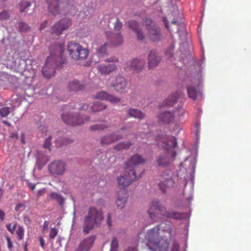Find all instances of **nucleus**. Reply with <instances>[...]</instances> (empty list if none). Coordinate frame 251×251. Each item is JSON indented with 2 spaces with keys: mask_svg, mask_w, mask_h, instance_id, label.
<instances>
[{
  "mask_svg": "<svg viewBox=\"0 0 251 251\" xmlns=\"http://www.w3.org/2000/svg\"><path fill=\"white\" fill-rule=\"evenodd\" d=\"M96 237L90 236L84 238L79 243L78 247L75 251H90L93 247Z\"/></svg>",
  "mask_w": 251,
  "mask_h": 251,
  "instance_id": "obj_16",
  "label": "nucleus"
},
{
  "mask_svg": "<svg viewBox=\"0 0 251 251\" xmlns=\"http://www.w3.org/2000/svg\"><path fill=\"white\" fill-rule=\"evenodd\" d=\"M6 241H7V243L8 248L9 250H11L13 248V245H12V242H11V241L10 240V238H9V236H6Z\"/></svg>",
  "mask_w": 251,
  "mask_h": 251,
  "instance_id": "obj_49",
  "label": "nucleus"
},
{
  "mask_svg": "<svg viewBox=\"0 0 251 251\" xmlns=\"http://www.w3.org/2000/svg\"><path fill=\"white\" fill-rule=\"evenodd\" d=\"M145 137L147 139L149 144H151V141L154 139V136L151 133H149L145 135Z\"/></svg>",
  "mask_w": 251,
  "mask_h": 251,
  "instance_id": "obj_47",
  "label": "nucleus"
},
{
  "mask_svg": "<svg viewBox=\"0 0 251 251\" xmlns=\"http://www.w3.org/2000/svg\"><path fill=\"white\" fill-rule=\"evenodd\" d=\"M131 146V143L130 142H122L118 144L116 146H114V149L117 150V151H121L123 150H127Z\"/></svg>",
  "mask_w": 251,
  "mask_h": 251,
  "instance_id": "obj_32",
  "label": "nucleus"
},
{
  "mask_svg": "<svg viewBox=\"0 0 251 251\" xmlns=\"http://www.w3.org/2000/svg\"><path fill=\"white\" fill-rule=\"evenodd\" d=\"M129 27L136 34L139 40L142 41L145 39V35L142 29L139 28V24L135 21L130 20L128 22Z\"/></svg>",
  "mask_w": 251,
  "mask_h": 251,
  "instance_id": "obj_20",
  "label": "nucleus"
},
{
  "mask_svg": "<svg viewBox=\"0 0 251 251\" xmlns=\"http://www.w3.org/2000/svg\"><path fill=\"white\" fill-rule=\"evenodd\" d=\"M179 97H180V94L177 93L168 96L164 101V106H173Z\"/></svg>",
  "mask_w": 251,
  "mask_h": 251,
  "instance_id": "obj_27",
  "label": "nucleus"
},
{
  "mask_svg": "<svg viewBox=\"0 0 251 251\" xmlns=\"http://www.w3.org/2000/svg\"><path fill=\"white\" fill-rule=\"evenodd\" d=\"M127 84V82L125 78L119 75L116 77L115 80L111 83V86L114 87L117 92L123 93L126 92Z\"/></svg>",
  "mask_w": 251,
  "mask_h": 251,
  "instance_id": "obj_15",
  "label": "nucleus"
},
{
  "mask_svg": "<svg viewBox=\"0 0 251 251\" xmlns=\"http://www.w3.org/2000/svg\"><path fill=\"white\" fill-rule=\"evenodd\" d=\"M103 219V212L96 207L89 208L88 214L85 216L83 223V231L88 234L95 226H99Z\"/></svg>",
  "mask_w": 251,
  "mask_h": 251,
  "instance_id": "obj_6",
  "label": "nucleus"
},
{
  "mask_svg": "<svg viewBox=\"0 0 251 251\" xmlns=\"http://www.w3.org/2000/svg\"><path fill=\"white\" fill-rule=\"evenodd\" d=\"M49 225V222L47 221H45L43 224V230H47L48 229Z\"/></svg>",
  "mask_w": 251,
  "mask_h": 251,
  "instance_id": "obj_51",
  "label": "nucleus"
},
{
  "mask_svg": "<svg viewBox=\"0 0 251 251\" xmlns=\"http://www.w3.org/2000/svg\"><path fill=\"white\" fill-rule=\"evenodd\" d=\"M107 223L109 227H110L111 226L112 223L110 220V216L109 214H108L107 217Z\"/></svg>",
  "mask_w": 251,
  "mask_h": 251,
  "instance_id": "obj_54",
  "label": "nucleus"
},
{
  "mask_svg": "<svg viewBox=\"0 0 251 251\" xmlns=\"http://www.w3.org/2000/svg\"><path fill=\"white\" fill-rule=\"evenodd\" d=\"M126 129V127H122V128L120 129V130L119 131V132H122L123 131H124V130H125Z\"/></svg>",
  "mask_w": 251,
  "mask_h": 251,
  "instance_id": "obj_64",
  "label": "nucleus"
},
{
  "mask_svg": "<svg viewBox=\"0 0 251 251\" xmlns=\"http://www.w3.org/2000/svg\"><path fill=\"white\" fill-rule=\"evenodd\" d=\"M123 137V135L115 134L110 135H105L101 138L100 143L101 145H109L122 139Z\"/></svg>",
  "mask_w": 251,
  "mask_h": 251,
  "instance_id": "obj_22",
  "label": "nucleus"
},
{
  "mask_svg": "<svg viewBox=\"0 0 251 251\" xmlns=\"http://www.w3.org/2000/svg\"><path fill=\"white\" fill-rule=\"evenodd\" d=\"M44 192V190H39L38 193H37V194L38 195V196H40L42 195V194L43 193V192Z\"/></svg>",
  "mask_w": 251,
  "mask_h": 251,
  "instance_id": "obj_60",
  "label": "nucleus"
},
{
  "mask_svg": "<svg viewBox=\"0 0 251 251\" xmlns=\"http://www.w3.org/2000/svg\"><path fill=\"white\" fill-rule=\"evenodd\" d=\"M174 47L173 46H171L168 50H167L166 52V55L168 58H170L173 55V50H174Z\"/></svg>",
  "mask_w": 251,
  "mask_h": 251,
  "instance_id": "obj_48",
  "label": "nucleus"
},
{
  "mask_svg": "<svg viewBox=\"0 0 251 251\" xmlns=\"http://www.w3.org/2000/svg\"><path fill=\"white\" fill-rule=\"evenodd\" d=\"M118 247V241L116 237L113 238L111 243L110 251H117Z\"/></svg>",
  "mask_w": 251,
  "mask_h": 251,
  "instance_id": "obj_36",
  "label": "nucleus"
},
{
  "mask_svg": "<svg viewBox=\"0 0 251 251\" xmlns=\"http://www.w3.org/2000/svg\"><path fill=\"white\" fill-rule=\"evenodd\" d=\"M161 57L155 50H151L148 54V64L150 69L155 68L160 62Z\"/></svg>",
  "mask_w": 251,
  "mask_h": 251,
  "instance_id": "obj_18",
  "label": "nucleus"
},
{
  "mask_svg": "<svg viewBox=\"0 0 251 251\" xmlns=\"http://www.w3.org/2000/svg\"><path fill=\"white\" fill-rule=\"evenodd\" d=\"M105 35L108 40L111 38H112V41L111 45L113 46H118L123 43V36L120 33L113 35L110 31H106Z\"/></svg>",
  "mask_w": 251,
  "mask_h": 251,
  "instance_id": "obj_21",
  "label": "nucleus"
},
{
  "mask_svg": "<svg viewBox=\"0 0 251 251\" xmlns=\"http://www.w3.org/2000/svg\"><path fill=\"white\" fill-rule=\"evenodd\" d=\"M5 213L3 211L0 209V219L1 221H3L4 219Z\"/></svg>",
  "mask_w": 251,
  "mask_h": 251,
  "instance_id": "obj_52",
  "label": "nucleus"
},
{
  "mask_svg": "<svg viewBox=\"0 0 251 251\" xmlns=\"http://www.w3.org/2000/svg\"><path fill=\"white\" fill-rule=\"evenodd\" d=\"M174 251H178V246L177 245H175L173 249Z\"/></svg>",
  "mask_w": 251,
  "mask_h": 251,
  "instance_id": "obj_62",
  "label": "nucleus"
},
{
  "mask_svg": "<svg viewBox=\"0 0 251 251\" xmlns=\"http://www.w3.org/2000/svg\"><path fill=\"white\" fill-rule=\"evenodd\" d=\"M126 251H137V249L134 247H129Z\"/></svg>",
  "mask_w": 251,
  "mask_h": 251,
  "instance_id": "obj_58",
  "label": "nucleus"
},
{
  "mask_svg": "<svg viewBox=\"0 0 251 251\" xmlns=\"http://www.w3.org/2000/svg\"><path fill=\"white\" fill-rule=\"evenodd\" d=\"M67 88L71 92H77L82 90L84 85L77 80H74L68 82Z\"/></svg>",
  "mask_w": 251,
  "mask_h": 251,
  "instance_id": "obj_23",
  "label": "nucleus"
},
{
  "mask_svg": "<svg viewBox=\"0 0 251 251\" xmlns=\"http://www.w3.org/2000/svg\"><path fill=\"white\" fill-rule=\"evenodd\" d=\"M108 127V126L106 123V122H104L103 123L96 124L92 125L90 127V129L92 131L103 130Z\"/></svg>",
  "mask_w": 251,
  "mask_h": 251,
  "instance_id": "obj_28",
  "label": "nucleus"
},
{
  "mask_svg": "<svg viewBox=\"0 0 251 251\" xmlns=\"http://www.w3.org/2000/svg\"><path fill=\"white\" fill-rule=\"evenodd\" d=\"M123 26L122 23L119 21L118 19H117L116 23L114 25V30L119 31Z\"/></svg>",
  "mask_w": 251,
  "mask_h": 251,
  "instance_id": "obj_42",
  "label": "nucleus"
},
{
  "mask_svg": "<svg viewBox=\"0 0 251 251\" xmlns=\"http://www.w3.org/2000/svg\"><path fill=\"white\" fill-rule=\"evenodd\" d=\"M194 128L195 130V137L196 139L197 140L200 137V124L199 122L196 121L194 123Z\"/></svg>",
  "mask_w": 251,
  "mask_h": 251,
  "instance_id": "obj_38",
  "label": "nucleus"
},
{
  "mask_svg": "<svg viewBox=\"0 0 251 251\" xmlns=\"http://www.w3.org/2000/svg\"><path fill=\"white\" fill-rule=\"evenodd\" d=\"M109 45V42L104 44L97 49V53L100 56H103L107 54L106 48Z\"/></svg>",
  "mask_w": 251,
  "mask_h": 251,
  "instance_id": "obj_30",
  "label": "nucleus"
},
{
  "mask_svg": "<svg viewBox=\"0 0 251 251\" xmlns=\"http://www.w3.org/2000/svg\"><path fill=\"white\" fill-rule=\"evenodd\" d=\"M47 25V21H45L40 25V29H44L46 27V25Z\"/></svg>",
  "mask_w": 251,
  "mask_h": 251,
  "instance_id": "obj_55",
  "label": "nucleus"
},
{
  "mask_svg": "<svg viewBox=\"0 0 251 251\" xmlns=\"http://www.w3.org/2000/svg\"><path fill=\"white\" fill-rule=\"evenodd\" d=\"M146 160L142 155L136 154L132 155L125 163V168L123 176H121L117 178L119 187L122 189L118 194V198L116 204L118 208L124 207L128 198L127 191L124 188L130 185L133 181L137 179L134 168L138 165L145 163Z\"/></svg>",
  "mask_w": 251,
  "mask_h": 251,
  "instance_id": "obj_1",
  "label": "nucleus"
},
{
  "mask_svg": "<svg viewBox=\"0 0 251 251\" xmlns=\"http://www.w3.org/2000/svg\"><path fill=\"white\" fill-rule=\"evenodd\" d=\"M202 21H201L200 23V25L198 27V33L199 36V38L200 39L201 44H202L201 38L202 37ZM202 46V45H201Z\"/></svg>",
  "mask_w": 251,
  "mask_h": 251,
  "instance_id": "obj_43",
  "label": "nucleus"
},
{
  "mask_svg": "<svg viewBox=\"0 0 251 251\" xmlns=\"http://www.w3.org/2000/svg\"><path fill=\"white\" fill-rule=\"evenodd\" d=\"M67 50L72 59L75 60H83L87 58L89 50L83 48L79 44L73 41L69 42Z\"/></svg>",
  "mask_w": 251,
  "mask_h": 251,
  "instance_id": "obj_8",
  "label": "nucleus"
},
{
  "mask_svg": "<svg viewBox=\"0 0 251 251\" xmlns=\"http://www.w3.org/2000/svg\"><path fill=\"white\" fill-rule=\"evenodd\" d=\"M94 98L96 99L105 100L112 104H117L120 102V99L113 95H109L105 91H101L97 93Z\"/></svg>",
  "mask_w": 251,
  "mask_h": 251,
  "instance_id": "obj_17",
  "label": "nucleus"
},
{
  "mask_svg": "<svg viewBox=\"0 0 251 251\" xmlns=\"http://www.w3.org/2000/svg\"><path fill=\"white\" fill-rule=\"evenodd\" d=\"M128 114L130 117L142 120L144 118L145 114L141 111L134 108H131L128 110Z\"/></svg>",
  "mask_w": 251,
  "mask_h": 251,
  "instance_id": "obj_25",
  "label": "nucleus"
},
{
  "mask_svg": "<svg viewBox=\"0 0 251 251\" xmlns=\"http://www.w3.org/2000/svg\"><path fill=\"white\" fill-rule=\"evenodd\" d=\"M51 136H50L49 137L46 138L44 141V143L43 144V147L45 149H49V151L50 150V146L51 145Z\"/></svg>",
  "mask_w": 251,
  "mask_h": 251,
  "instance_id": "obj_40",
  "label": "nucleus"
},
{
  "mask_svg": "<svg viewBox=\"0 0 251 251\" xmlns=\"http://www.w3.org/2000/svg\"><path fill=\"white\" fill-rule=\"evenodd\" d=\"M24 206V204L23 203H18L15 206V210L16 211H18L20 209Z\"/></svg>",
  "mask_w": 251,
  "mask_h": 251,
  "instance_id": "obj_53",
  "label": "nucleus"
},
{
  "mask_svg": "<svg viewBox=\"0 0 251 251\" xmlns=\"http://www.w3.org/2000/svg\"><path fill=\"white\" fill-rule=\"evenodd\" d=\"M158 146L166 150L164 153L159 155L156 162L160 167H168L175 160L176 155L175 148L177 147L176 139L173 136H167L164 133L159 134L154 140Z\"/></svg>",
  "mask_w": 251,
  "mask_h": 251,
  "instance_id": "obj_2",
  "label": "nucleus"
},
{
  "mask_svg": "<svg viewBox=\"0 0 251 251\" xmlns=\"http://www.w3.org/2000/svg\"><path fill=\"white\" fill-rule=\"evenodd\" d=\"M145 65V61L137 58L127 61L124 66L126 70H131L138 73L141 71Z\"/></svg>",
  "mask_w": 251,
  "mask_h": 251,
  "instance_id": "obj_12",
  "label": "nucleus"
},
{
  "mask_svg": "<svg viewBox=\"0 0 251 251\" xmlns=\"http://www.w3.org/2000/svg\"><path fill=\"white\" fill-rule=\"evenodd\" d=\"M9 14L6 11H3L0 13V20H5L9 18Z\"/></svg>",
  "mask_w": 251,
  "mask_h": 251,
  "instance_id": "obj_45",
  "label": "nucleus"
},
{
  "mask_svg": "<svg viewBox=\"0 0 251 251\" xmlns=\"http://www.w3.org/2000/svg\"><path fill=\"white\" fill-rule=\"evenodd\" d=\"M49 160V158L47 156H45V160L43 162H42L41 161V160L39 158L38 161L39 166V167L40 168V169H41L42 167L43 166H44L48 162Z\"/></svg>",
  "mask_w": 251,
  "mask_h": 251,
  "instance_id": "obj_46",
  "label": "nucleus"
},
{
  "mask_svg": "<svg viewBox=\"0 0 251 251\" xmlns=\"http://www.w3.org/2000/svg\"><path fill=\"white\" fill-rule=\"evenodd\" d=\"M24 251H27V244L25 243L24 245Z\"/></svg>",
  "mask_w": 251,
  "mask_h": 251,
  "instance_id": "obj_63",
  "label": "nucleus"
},
{
  "mask_svg": "<svg viewBox=\"0 0 251 251\" xmlns=\"http://www.w3.org/2000/svg\"><path fill=\"white\" fill-rule=\"evenodd\" d=\"M106 105L100 102H96L92 103H84L79 107L80 112L71 114L65 113L62 114L63 121L68 125L75 126L81 125L89 121L88 117H84L81 111L86 110L89 112H98L106 109Z\"/></svg>",
  "mask_w": 251,
  "mask_h": 251,
  "instance_id": "obj_4",
  "label": "nucleus"
},
{
  "mask_svg": "<svg viewBox=\"0 0 251 251\" xmlns=\"http://www.w3.org/2000/svg\"><path fill=\"white\" fill-rule=\"evenodd\" d=\"M165 216L168 218L179 219L182 217L181 214L173 211H166L164 206L162 205L160 201L153 200L152 201L148 213L151 219H153L156 214Z\"/></svg>",
  "mask_w": 251,
  "mask_h": 251,
  "instance_id": "obj_7",
  "label": "nucleus"
},
{
  "mask_svg": "<svg viewBox=\"0 0 251 251\" xmlns=\"http://www.w3.org/2000/svg\"><path fill=\"white\" fill-rule=\"evenodd\" d=\"M10 112V108L8 107H2L0 109V116L2 117H6Z\"/></svg>",
  "mask_w": 251,
  "mask_h": 251,
  "instance_id": "obj_37",
  "label": "nucleus"
},
{
  "mask_svg": "<svg viewBox=\"0 0 251 251\" xmlns=\"http://www.w3.org/2000/svg\"><path fill=\"white\" fill-rule=\"evenodd\" d=\"M118 62V59L116 57H111L104 60L103 63L97 66V70L101 75H108L117 69L116 64Z\"/></svg>",
  "mask_w": 251,
  "mask_h": 251,
  "instance_id": "obj_9",
  "label": "nucleus"
},
{
  "mask_svg": "<svg viewBox=\"0 0 251 251\" xmlns=\"http://www.w3.org/2000/svg\"><path fill=\"white\" fill-rule=\"evenodd\" d=\"M147 36L152 41H158L161 39V34L160 29L157 26H152L147 30Z\"/></svg>",
  "mask_w": 251,
  "mask_h": 251,
  "instance_id": "obj_19",
  "label": "nucleus"
},
{
  "mask_svg": "<svg viewBox=\"0 0 251 251\" xmlns=\"http://www.w3.org/2000/svg\"><path fill=\"white\" fill-rule=\"evenodd\" d=\"M65 166L64 162L61 160H55L49 165L48 169L50 174L52 175H61L65 171Z\"/></svg>",
  "mask_w": 251,
  "mask_h": 251,
  "instance_id": "obj_14",
  "label": "nucleus"
},
{
  "mask_svg": "<svg viewBox=\"0 0 251 251\" xmlns=\"http://www.w3.org/2000/svg\"><path fill=\"white\" fill-rule=\"evenodd\" d=\"M50 198L51 200L56 201L60 205H63L64 203V199L59 194L52 192L50 194Z\"/></svg>",
  "mask_w": 251,
  "mask_h": 251,
  "instance_id": "obj_29",
  "label": "nucleus"
},
{
  "mask_svg": "<svg viewBox=\"0 0 251 251\" xmlns=\"http://www.w3.org/2000/svg\"><path fill=\"white\" fill-rule=\"evenodd\" d=\"M187 93L189 98L195 100L201 95L198 90V87L195 88L193 86H189L187 88Z\"/></svg>",
  "mask_w": 251,
  "mask_h": 251,
  "instance_id": "obj_26",
  "label": "nucleus"
},
{
  "mask_svg": "<svg viewBox=\"0 0 251 251\" xmlns=\"http://www.w3.org/2000/svg\"><path fill=\"white\" fill-rule=\"evenodd\" d=\"M21 142L22 144H25V136L24 133H22L21 135Z\"/></svg>",
  "mask_w": 251,
  "mask_h": 251,
  "instance_id": "obj_56",
  "label": "nucleus"
},
{
  "mask_svg": "<svg viewBox=\"0 0 251 251\" xmlns=\"http://www.w3.org/2000/svg\"><path fill=\"white\" fill-rule=\"evenodd\" d=\"M17 225L16 223H15L13 226L11 224H8L6 225V227L8 231L11 234H14Z\"/></svg>",
  "mask_w": 251,
  "mask_h": 251,
  "instance_id": "obj_41",
  "label": "nucleus"
},
{
  "mask_svg": "<svg viewBox=\"0 0 251 251\" xmlns=\"http://www.w3.org/2000/svg\"><path fill=\"white\" fill-rule=\"evenodd\" d=\"M160 228L156 226L149 230L145 238L148 241L149 248L152 251H168L169 243L167 240L159 237Z\"/></svg>",
  "mask_w": 251,
  "mask_h": 251,
  "instance_id": "obj_5",
  "label": "nucleus"
},
{
  "mask_svg": "<svg viewBox=\"0 0 251 251\" xmlns=\"http://www.w3.org/2000/svg\"><path fill=\"white\" fill-rule=\"evenodd\" d=\"M16 233L18 236V240H22L24 238L25 234V229L23 226H19L16 231Z\"/></svg>",
  "mask_w": 251,
  "mask_h": 251,
  "instance_id": "obj_35",
  "label": "nucleus"
},
{
  "mask_svg": "<svg viewBox=\"0 0 251 251\" xmlns=\"http://www.w3.org/2000/svg\"><path fill=\"white\" fill-rule=\"evenodd\" d=\"M19 30L22 32L27 31L30 28L26 23L23 22L19 23Z\"/></svg>",
  "mask_w": 251,
  "mask_h": 251,
  "instance_id": "obj_39",
  "label": "nucleus"
},
{
  "mask_svg": "<svg viewBox=\"0 0 251 251\" xmlns=\"http://www.w3.org/2000/svg\"><path fill=\"white\" fill-rule=\"evenodd\" d=\"M175 185V182L173 179L172 174L171 171H165L160 176V180L158 183L159 189L164 193L168 190Z\"/></svg>",
  "mask_w": 251,
  "mask_h": 251,
  "instance_id": "obj_10",
  "label": "nucleus"
},
{
  "mask_svg": "<svg viewBox=\"0 0 251 251\" xmlns=\"http://www.w3.org/2000/svg\"><path fill=\"white\" fill-rule=\"evenodd\" d=\"M47 3L50 13L54 16L59 13V0H47Z\"/></svg>",
  "mask_w": 251,
  "mask_h": 251,
  "instance_id": "obj_24",
  "label": "nucleus"
},
{
  "mask_svg": "<svg viewBox=\"0 0 251 251\" xmlns=\"http://www.w3.org/2000/svg\"><path fill=\"white\" fill-rule=\"evenodd\" d=\"M50 55L47 58L42 68V74L46 78H50L55 73V69L65 62L62 56L64 52L63 43H55L50 49Z\"/></svg>",
  "mask_w": 251,
  "mask_h": 251,
  "instance_id": "obj_3",
  "label": "nucleus"
},
{
  "mask_svg": "<svg viewBox=\"0 0 251 251\" xmlns=\"http://www.w3.org/2000/svg\"><path fill=\"white\" fill-rule=\"evenodd\" d=\"M74 108L73 107V105L70 104V105L66 106V110H68L70 111L71 109H74Z\"/></svg>",
  "mask_w": 251,
  "mask_h": 251,
  "instance_id": "obj_59",
  "label": "nucleus"
},
{
  "mask_svg": "<svg viewBox=\"0 0 251 251\" xmlns=\"http://www.w3.org/2000/svg\"><path fill=\"white\" fill-rule=\"evenodd\" d=\"M72 142V141L68 138H60L56 140L55 144L56 147H60L62 146L67 145L68 144L71 143Z\"/></svg>",
  "mask_w": 251,
  "mask_h": 251,
  "instance_id": "obj_31",
  "label": "nucleus"
},
{
  "mask_svg": "<svg viewBox=\"0 0 251 251\" xmlns=\"http://www.w3.org/2000/svg\"><path fill=\"white\" fill-rule=\"evenodd\" d=\"M39 240L40 245L41 246V247L42 248L44 249L45 248V241L43 239V237L40 236L39 237Z\"/></svg>",
  "mask_w": 251,
  "mask_h": 251,
  "instance_id": "obj_50",
  "label": "nucleus"
},
{
  "mask_svg": "<svg viewBox=\"0 0 251 251\" xmlns=\"http://www.w3.org/2000/svg\"><path fill=\"white\" fill-rule=\"evenodd\" d=\"M71 24V21L69 19H62L51 27L50 32L52 34L59 35L64 30L68 29Z\"/></svg>",
  "mask_w": 251,
  "mask_h": 251,
  "instance_id": "obj_13",
  "label": "nucleus"
},
{
  "mask_svg": "<svg viewBox=\"0 0 251 251\" xmlns=\"http://www.w3.org/2000/svg\"><path fill=\"white\" fill-rule=\"evenodd\" d=\"M143 25L145 27L146 31L151 28L152 26H157L151 19L149 18H146L144 20Z\"/></svg>",
  "mask_w": 251,
  "mask_h": 251,
  "instance_id": "obj_33",
  "label": "nucleus"
},
{
  "mask_svg": "<svg viewBox=\"0 0 251 251\" xmlns=\"http://www.w3.org/2000/svg\"><path fill=\"white\" fill-rule=\"evenodd\" d=\"M31 6V3L27 1H23L20 4V10L22 13L27 11V9Z\"/></svg>",
  "mask_w": 251,
  "mask_h": 251,
  "instance_id": "obj_34",
  "label": "nucleus"
},
{
  "mask_svg": "<svg viewBox=\"0 0 251 251\" xmlns=\"http://www.w3.org/2000/svg\"><path fill=\"white\" fill-rule=\"evenodd\" d=\"M10 137L11 138H18V135L16 133H12L11 136H10Z\"/></svg>",
  "mask_w": 251,
  "mask_h": 251,
  "instance_id": "obj_61",
  "label": "nucleus"
},
{
  "mask_svg": "<svg viewBox=\"0 0 251 251\" xmlns=\"http://www.w3.org/2000/svg\"><path fill=\"white\" fill-rule=\"evenodd\" d=\"M28 186L32 190H33L35 188V185L32 184L31 182L28 183Z\"/></svg>",
  "mask_w": 251,
  "mask_h": 251,
  "instance_id": "obj_57",
  "label": "nucleus"
},
{
  "mask_svg": "<svg viewBox=\"0 0 251 251\" xmlns=\"http://www.w3.org/2000/svg\"><path fill=\"white\" fill-rule=\"evenodd\" d=\"M184 113L183 109L180 106L173 113L166 111L161 113L158 116V119L160 122L167 124L173 121L175 117L183 116Z\"/></svg>",
  "mask_w": 251,
  "mask_h": 251,
  "instance_id": "obj_11",
  "label": "nucleus"
},
{
  "mask_svg": "<svg viewBox=\"0 0 251 251\" xmlns=\"http://www.w3.org/2000/svg\"><path fill=\"white\" fill-rule=\"evenodd\" d=\"M58 230L55 228H52L50 229V238L53 239L55 238V237L57 235Z\"/></svg>",
  "mask_w": 251,
  "mask_h": 251,
  "instance_id": "obj_44",
  "label": "nucleus"
}]
</instances>
